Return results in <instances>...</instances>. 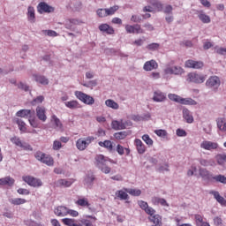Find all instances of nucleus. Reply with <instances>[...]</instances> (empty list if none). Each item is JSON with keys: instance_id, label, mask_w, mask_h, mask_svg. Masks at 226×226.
<instances>
[{"instance_id": "f257e3e1", "label": "nucleus", "mask_w": 226, "mask_h": 226, "mask_svg": "<svg viewBox=\"0 0 226 226\" xmlns=\"http://www.w3.org/2000/svg\"><path fill=\"white\" fill-rule=\"evenodd\" d=\"M94 165L95 167H98L101 171L103 172V174H110V172L112 171V169L110 167H109L107 165V163H113L116 164L117 163L116 161L109 158V157H105V155L103 154H97L94 157Z\"/></svg>"}, {"instance_id": "f03ea898", "label": "nucleus", "mask_w": 226, "mask_h": 226, "mask_svg": "<svg viewBox=\"0 0 226 226\" xmlns=\"http://www.w3.org/2000/svg\"><path fill=\"white\" fill-rule=\"evenodd\" d=\"M34 158L48 167H54V158L51 157L50 154H47L41 151H37L34 154Z\"/></svg>"}, {"instance_id": "7ed1b4c3", "label": "nucleus", "mask_w": 226, "mask_h": 226, "mask_svg": "<svg viewBox=\"0 0 226 226\" xmlns=\"http://www.w3.org/2000/svg\"><path fill=\"white\" fill-rule=\"evenodd\" d=\"M168 98L171 102H176V103H180L181 105H197V102L192 98H183L175 94H169Z\"/></svg>"}, {"instance_id": "20e7f679", "label": "nucleus", "mask_w": 226, "mask_h": 226, "mask_svg": "<svg viewBox=\"0 0 226 226\" xmlns=\"http://www.w3.org/2000/svg\"><path fill=\"white\" fill-rule=\"evenodd\" d=\"M206 79H207V75L197 72H190L187 74V80L193 84H204V82H206Z\"/></svg>"}, {"instance_id": "39448f33", "label": "nucleus", "mask_w": 226, "mask_h": 226, "mask_svg": "<svg viewBox=\"0 0 226 226\" xmlns=\"http://www.w3.org/2000/svg\"><path fill=\"white\" fill-rule=\"evenodd\" d=\"M94 140V136H88L85 139L80 138L76 141V147L79 149V151H86L89 144H91Z\"/></svg>"}, {"instance_id": "423d86ee", "label": "nucleus", "mask_w": 226, "mask_h": 226, "mask_svg": "<svg viewBox=\"0 0 226 226\" xmlns=\"http://www.w3.org/2000/svg\"><path fill=\"white\" fill-rule=\"evenodd\" d=\"M76 98L85 103L86 105H94V98H93L91 95H87V94H85L81 91H76L74 93Z\"/></svg>"}, {"instance_id": "0eeeda50", "label": "nucleus", "mask_w": 226, "mask_h": 226, "mask_svg": "<svg viewBox=\"0 0 226 226\" xmlns=\"http://www.w3.org/2000/svg\"><path fill=\"white\" fill-rule=\"evenodd\" d=\"M23 181L26 183L29 186H33L34 188H38L40 186H42L43 182H41V179L36 178L32 176H25L23 177Z\"/></svg>"}, {"instance_id": "6e6552de", "label": "nucleus", "mask_w": 226, "mask_h": 226, "mask_svg": "<svg viewBox=\"0 0 226 226\" xmlns=\"http://www.w3.org/2000/svg\"><path fill=\"white\" fill-rule=\"evenodd\" d=\"M11 142H12V144H15V146H17L18 147H21V149H24V151H33V147H31L29 143L22 142V140H20V138L17 136L11 138Z\"/></svg>"}, {"instance_id": "1a4fd4ad", "label": "nucleus", "mask_w": 226, "mask_h": 226, "mask_svg": "<svg viewBox=\"0 0 226 226\" xmlns=\"http://www.w3.org/2000/svg\"><path fill=\"white\" fill-rule=\"evenodd\" d=\"M166 75H183L185 73V69L179 65L168 66L164 70Z\"/></svg>"}, {"instance_id": "9d476101", "label": "nucleus", "mask_w": 226, "mask_h": 226, "mask_svg": "<svg viewBox=\"0 0 226 226\" xmlns=\"http://www.w3.org/2000/svg\"><path fill=\"white\" fill-rule=\"evenodd\" d=\"M185 68H192V70H202L204 68V62L189 59L185 63Z\"/></svg>"}, {"instance_id": "9b49d317", "label": "nucleus", "mask_w": 226, "mask_h": 226, "mask_svg": "<svg viewBox=\"0 0 226 226\" xmlns=\"http://www.w3.org/2000/svg\"><path fill=\"white\" fill-rule=\"evenodd\" d=\"M125 31L129 34H144V29L140 27V25H126L125 26Z\"/></svg>"}, {"instance_id": "f8f14e48", "label": "nucleus", "mask_w": 226, "mask_h": 226, "mask_svg": "<svg viewBox=\"0 0 226 226\" xmlns=\"http://www.w3.org/2000/svg\"><path fill=\"white\" fill-rule=\"evenodd\" d=\"M138 204H139V207L141 209H143V211H145V213H147V215H149V216H151V217L154 216L156 210H154L153 207H149L147 202H146L144 200H139V201H138Z\"/></svg>"}, {"instance_id": "ddd939ff", "label": "nucleus", "mask_w": 226, "mask_h": 226, "mask_svg": "<svg viewBox=\"0 0 226 226\" xmlns=\"http://www.w3.org/2000/svg\"><path fill=\"white\" fill-rule=\"evenodd\" d=\"M220 84L221 81L218 76H212L206 81L207 87H213L214 89H218Z\"/></svg>"}, {"instance_id": "4468645a", "label": "nucleus", "mask_w": 226, "mask_h": 226, "mask_svg": "<svg viewBox=\"0 0 226 226\" xmlns=\"http://www.w3.org/2000/svg\"><path fill=\"white\" fill-rule=\"evenodd\" d=\"M201 149H205V151H215V149H218V143L204 140L200 143Z\"/></svg>"}, {"instance_id": "2eb2a0df", "label": "nucleus", "mask_w": 226, "mask_h": 226, "mask_svg": "<svg viewBox=\"0 0 226 226\" xmlns=\"http://www.w3.org/2000/svg\"><path fill=\"white\" fill-rule=\"evenodd\" d=\"M37 11L39 13H52L54 12V7L45 2H41L37 6Z\"/></svg>"}, {"instance_id": "dca6fc26", "label": "nucleus", "mask_w": 226, "mask_h": 226, "mask_svg": "<svg viewBox=\"0 0 226 226\" xmlns=\"http://www.w3.org/2000/svg\"><path fill=\"white\" fill-rule=\"evenodd\" d=\"M50 123L55 130H57L58 132H63V122H61V119H59L57 116L52 115Z\"/></svg>"}, {"instance_id": "f3484780", "label": "nucleus", "mask_w": 226, "mask_h": 226, "mask_svg": "<svg viewBox=\"0 0 226 226\" xmlns=\"http://www.w3.org/2000/svg\"><path fill=\"white\" fill-rule=\"evenodd\" d=\"M199 174L200 177L204 179V181H213V174L207 169L206 168H200L199 169Z\"/></svg>"}, {"instance_id": "a211bd4d", "label": "nucleus", "mask_w": 226, "mask_h": 226, "mask_svg": "<svg viewBox=\"0 0 226 226\" xmlns=\"http://www.w3.org/2000/svg\"><path fill=\"white\" fill-rule=\"evenodd\" d=\"M47 109L43 106H38L36 108V116L40 121H42V123H45L47 121Z\"/></svg>"}, {"instance_id": "6ab92c4d", "label": "nucleus", "mask_w": 226, "mask_h": 226, "mask_svg": "<svg viewBox=\"0 0 226 226\" xmlns=\"http://www.w3.org/2000/svg\"><path fill=\"white\" fill-rule=\"evenodd\" d=\"M158 69V63L155 60L147 61L143 65L145 72H153V70Z\"/></svg>"}, {"instance_id": "aec40b11", "label": "nucleus", "mask_w": 226, "mask_h": 226, "mask_svg": "<svg viewBox=\"0 0 226 226\" xmlns=\"http://www.w3.org/2000/svg\"><path fill=\"white\" fill-rule=\"evenodd\" d=\"M79 24H82V21L77 19H66L64 22V27L65 29H73V26H79Z\"/></svg>"}, {"instance_id": "412c9836", "label": "nucleus", "mask_w": 226, "mask_h": 226, "mask_svg": "<svg viewBox=\"0 0 226 226\" xmlns=\"http://www.w3.org/2000/svg\"><path fill=\"white\" fill-rule=\"evenodd\" d=\"M126 126H128V124H126V122H124L123 120H114L111 123V127L113 128V130H124L126 129Z\"/></svg>"}, {"instance_id": "4be33fe9", "label": "nucleus", "mask_w": 226, "mask_h": 226, "mask_svg": "<svg viewBox=\"0 0 226 226\" xmlns=\"http://www.w3.org/2000/svg\"><path fill=\"white\" fill-rule=\"evenodd\" d=\"M75 204L80 207H87L88 209L91 207V203H89V200L86 197L79 198Z\"/></svg>"}, {"instance_id": "5701e85b", "label": "nucleus", "mask_w": 226, "mask_h": 226, "mask_svg": "<svg viewBox=\"0 0 226 226\" xmlns=\"http://www.w3.org/2000/svg\"><path fill=\"white\" fill-rule=\"evenodd\" d=\"M17 117H28L34 116V110L31 109H20L16 113Z\"/></svg>"}, {"instance_id": "b1692460", "label": "nucleus", "mask_w": 226, "mask_h": 226, "mask_svg": "<svg viewBox=\"0 0 226 226\" xmlns=\"http://www.w3.org/2000/svg\"><path fill=\"white\" fill-rule=\"evenodd\" d=\"M134 144L136 146V149H137L139 154H144V153H146V145H144L142 140L136 139L134 140Z\"/></svg>"}, {"instance_id": "393cba45", "label": "nucleus", "mask_w": 226, "mask_h": 226, "mask_svg": "<svg viewBox=\"0 0 226 226\" xmlns=\"http://www.w3.org/2000/svg\"><path fill=\"white\" fill-rule=\"evenodd\" d=\"M98 145L101 147H105L109 153H113L114 151V143L110 140H104V141H100Z\"/></svg>"}, {"instance_id": "a878e982", "label": "nucleus", "mask_w": 226, "mask_h": 226, "mask_svg": "<svg viewBox=\"0 0 226 226\" xmlns=\"http://www.w3.org/2000/svg\"><path fill=\"white\" fill-rule=\"evenodd\" d=\"M99 30L102 33H106V34H114V27L110 26L109 24H102L99 26Z\"/></svg>"}, {"instance_id": "bb28decb", "label": "nucleus", "mask_w": 226, "mask_h": 226, "mask_svg": "<svg viewBox=\"0 0 226 226\" xmlns=\"http://www.w3.org/2000/svg\"><path fill=\"white\" fill-rule=\"evenodd\" d=\"M16 124H18L19 130L21 132V133H31V131H27V125L22 119L17 118Z\"/></svg>"}, {"instance_id": "cd10ccee", "label": "nucleus", "mask_w": 226, "mask_h": 226, "mask_svg": "<svg viewBox=\"0 0 226 226\" xmlns=\"http://www.w3.org/2000/svg\"><path fill=\"white\" fill-rule=\"evenodd\" d=\"M54 213L56 216H66L68 215V207L59 206L55 208Z\"/></svg>"}, {"instance_id": "c85d7f7f", "label": "nucleus", "mask_w": 226, "mask_h": 226, "mask_svg": "<svg viewBox=\"0 0 226 226\" xmlns=\"http://www.w3.org/2000/svg\"><path fill=\"white\" fill-rule=\"evenodd\" d=\"M153 100L154 102H162L167 100V96H165V94H163V92L155 91L154 93Z\"/></svg>"}, {"instance_id": "c756f323", "label": "nucleus", "mask_w": 226, "mask_h": 226, "mask_svg": "<svg viewBox=\"0 0 226 226\" xmlns=\"http://www.w3.org/2000/svg\"><path fill=\"white\" fill-rule=\"evenodd\" d=\"M73 179H59L56 181V186L68 188L71 185H73Z\"/></svg>"}, {"instance_id": "7c9ffc66", "label": "nucleus", "mask_w": 226, "mask_h": 226, "mask_svg": "<svg viewBox=\"0 0 226 226\" xmlns=\"http://www.w3.org/2000/svg\"><path fill=\"white\" fill-rule=\"evenodd\" d=\"M27 19H28V21L31 22L32 24H34L36 22V16H35V13H34V7L28 6V8H27Z\"/></svg>"}, {"instance_id": "2f4dec72", "label": "nucleus", "mask_w": 226, "mask_h": 226, "mask_svg": "<svg viewBox=\"0 0 226 226\" xmlns=\"http://www.w3.org/2000/svg\"><path fill=\"white\" fill-rule=\"evenodd\" d=\"M210 195H214V199H215V200H217V202H219L221 206H226L225 198H223L222 196H220V192L216 191H211Z\"/></svg>"}, {"instance_id": "473e14b6", "label": "nucleus", "mask_w": 226, "mask_h": 226, "mask_svg": "<svg viewBox=\"0 0 226 226\" xmlns=\"http://www.w3.org/2000/svg\"><path fill=\"white\" fill-rule=\"evenodd\" d=\"M183 117L188 123L189 124H192L193 123V116L192 115V112L188 109H183Z\"/></svg>"}, {"instance_id": "72a5a7b5", "label": "nucleus", "mask_w": 226, "mask_h": 226, "mask_svg": "<svg viewBox=\"0 0 226 226\" xmlns=\"http://www.w3.org/2000/svg\"><path fill=\"white\" fill-rule=\"evenodd\" d=\"M217 128L220 132H226V118L225 117H218L216 119Z\"/></svg>"}, {"instance_id": "f704fd0d", "label": "nucleus", "mask_w": 226, "mask_h": 226, "mask_svg": "<svg viewBox=\"0 0 226 226\" xmlns=\"http://www.w3.org/2000/svg\"><path fill=\"white\" fill-rule=\"evenodd\" d=\"M85 185H88L89 186H93V183L96 181V177L93 173H87L85 177Z\"/></svg>"}, {"instance_id": "c9c22d12", "label": "nucleus", "mask_w": 226, "mask_h": 226, "mask_svg": "<svg viewBox=\"0 0 226 226\" xmlns=\"http://www.w3.org/2000/svg\"><path fill=\"white\" fill-rule=\"evenodd\" d=\"M35 82L41 84L42 86H49V79H46L45 76L41 75H34Z\"/></svg>"}, {"instance_id": "e433bc0d", "label": "nucleus", "mask_w": 226, "mask_h": 226, "mask_svg": "<svg viewBox=\"0 0 226 226\" xmlns=\"http://www.w3.org/2000/svg\"><path fill=\"white\" fill-rule=\"evenodd\" d=\"M15 180L10 177L0 178V185H2L13 186Z\"/></svg>"}, {"instance_id": "4c0bfd02", "label": "nucleus", "mask_w": 226, "mask_h": 226, "mask_svg": "<svg viewBox=\"0 0 226 226\" xmlns=\"http://www.w3.org/2000/svg\"><path fill=\"white\" fill-rule=\"evenodd\" d=\"M124 192L129 193V195H132V197H140L142 194V191L140 189H128V188H124Z\"/></svg>"}, {"instance_id": "58836bf2", "label": "nucleus", "mask_w": 226, "mask_h": 226, "mask_svg": "<svg viewBox=\"0 0 226 226\" xmlns=\"http://www.w3.org/2000/svg\"><path fill=\"white\" fill-rule=\"evenodd\" d=\"M105 105H106V107H109V109H113V110H117V109H119V104H117V102H116L112 99L106 100Z\"/></svg>"}, {"instance_id": "ea45409f", "label": "nucleus", "mask_w": 226, "mask_h": 226, "mask_svg": "<svg viewBox=\"0 0 226 226\" xmlns=\"http://www.w3.org/2000/svg\"><path fill=\"white\" fill-rule=\"evenodd\" d=\"M198 18L203 24H209L211 22V17L204 13L203 11H200L198 15Z\"/></svg>"}, {"instance_id": "a19ab883", "label": "nucleus", "mask_w": 226, "mask_h": 226, "mask_svg": "<svg viewBox=\"0 0 226 226\" xmlns=\"http://www.w3.org/2000/svg\"><path fill=\"white\" fill-rule=\"evenodd\" d=\"M116 197H117V199H120V200H128V199L130 198L128 196V193L124 190L117 191Z\"/></svg>"}, {"instance_id": "79ce46f5", "label": "nucleus", "mask_w": 226, "mask_h": 226, "mask_svg": "<svg viewBox=\"0 0 226 226\" xmlns=\"http://www.w3.org/2000/svg\"><path fill=\"white\" fill-rule=\"evenodd\" d=\"M64 104L67 109H80V103H79V102L77 101H69L66 102Z\"/></svg>"}, {"instance_id": "37998d69", "label": "nucleus", "mask_w": 226, "mask_h": 226, "mask_svg": "<svg viewBox=\"0 0 226 226\" xmlns=\"http://www.w3.org/2000/svg\"><path fill=\"white\" fill-rule=\"evenodd\" d=\"M150 4H152L154 10H156V11H162L163 10V4L157 0H150Z\"/></svg>"}, {"instance_id": "c03bdc74", "label": "nucleus", "mask_w": 226, "mask_h": 226, "mask_svg": "<svg viewBox=\"0 0 226 226\" xmlns=\"http://www.w3.org/2000/svg\"><path fill=\"white\" fill-rule=\"evenodd\" d=\"M10 202L13 206H20L22 204H26V202H27V200L26 199H22V198H15V199L10 200Z\"/></svg>"}, {"instance_id": "a18cd8bd", "label": "nucleus", "mask_w": 226, "mask_h": 226, "mask_svg": "<svg viewBox=\"0 0 226 226\" xmlns=\"http://www.w3.org/2000/svg\"><path fill=\"white\" fill-rule=\"evenodd\" d=\"M28 123L32 126V128H38V126H40V123L38 122V120H36L34 115L30 116V117L28 118Z\"/></svg>"}, {"instance_id": "49530a36", "label": "nucleus", "mask_w": 226, "mask_h": 226, "mask_svg": "<svg viewBox=\"0 0 226 226\" xmlns=\"http://www.w3.org/2000/svg\"><path fill=\"white\" fill-rule=\"evenodd\" d=\"M200 165H202V167H213V165H215V162L213 161V159H210V160L200 159Z\"/></svg>"}, {"instance_id": "de8ad7c7", "label": "nucleus", "mask_w": 226, "mask_h": 226, "mask_svg": "<svg viewBox=\"0 0 226 226\" xmlns=\"http://www.w3.org/2000/svg\"><path fill=\"white\" fill-rule=\"evenodd\" d=\"M213 181H215V183H222V185H226V177L223 175H216L213 177Z\"/></svg>"}, {"instance_id": "09e8293b", "label": "nucleus", "mask_w": 226, "mask_h": 226, "mask_svg": "<svg viewBox=\"0 0 226 226\" xmlns=\"http://www.w3.org/2000/svg\"><path fill=\"white\" fill-rule=\"evenodd\" d=\"M128 133H126V132H119L114 134V137L117 140H124V139H126Z\"/></svg>"}, {"instance_id": "8fccbe9b", "label": "nucleus", "mask_w": 226, "mask_h": 226, "mask_svg": "<svg viewBox=\"0 0 226 226\" xmlns=\"http://www.w3.org/2000/svg\"><path fill=\"white\" fill-rule=\"evenodd\" d=\"M154 204H161V206H167L169 207V203H167V200L165 199L155 197L153 199Z\"/></svg>"}, {"instance_id": "3c124183", "label": "nucleus", "mask_w": 226, "mask_h": 226, "mask_svg": "<svg viewBox=\"0 0 226 226\" xmlns=\"http://www.w3.org/2000/svg\"><path fill=\"white\" fill-rule=\"evenodd\" d=\"M142 140H144V142L147 144V146H153L154 144V141L153 139H151V137H149L148 134H145L142 136Z\"/></svg>"}, {"instance_id": "603ef678", "label": "nucleus", "mask_w": 226, "mask_h": 226, "mask_svg": "<svg viewBox=\"0 0 226 226\" xmlns=\"http://www.w3.org/2000/svg\"><path fill=\"white\" fill-rule=\"evenodd\" d=\"M45 97L43 95H39L33 99L32 105H39V103H43Z\"/></svg>"}, {"instance_id": "864d4df0", "label": "nucleus", "mask_w": 226, "mask_h": 226, "mask_svg": "<svg viewBox=\"0 0 226 226\" xmlns=\"http://www.w3.org/2000/svg\"><path fill=\"white\" fill-rule=\"evenodd\" d=\"M196 225L197 226H202V223H204V217L200 215H194Z\"/></svg>"}, {"instance_id": "5fc2aeb1", "label": "nucleus", "mask_w": 226, "mask_h": 226, "mask_svg": "<svg viewBox=\"0 0 226 226\" xmlns=\"http://www.w3.org/2000/svg\"><path fill=\"white\" fill-rule=\"evenodd\" d=\"M117 10H119V6H117V5H114L113 7H110L109 9H106L108 17L110 15H114V13H116L117 11Z\"/></svg>"}, {"instance_id": "6e6d98bb", "label": "nucleus", "mask_w": 226, "mask_h": 226, "mask_svg": "<svg viewBox=\"0 0 226 226\" xmlns=\"http://www.w3.org/2000/svg\"><path fill=\"white\" fill-rule=\"evenodd\" d=\"M217 163L222 165L223 162H226V154H221L216 155Z\"/></svg>"}, {"instance_id": "4d7b16f0", "label": "nucleus", "mask_w": 226, "mask_h": 226, "mask_svg": "<svg viewBox=\"0 0 226 226\" xmlns=\"http://www.w3.org/2000/svg\"><path fill=\"white\" fill-rule=\"evenodd\" d=\"M155 135H157V137H162V139H165V137H167V131L165 130H155L154 131Z\"/></svg>"}, {"instance_id": "13d9d810", "label": "nucleus", "mask_w": 226, "mask_h": 226, "mask_svg": "<svg viewBox=\"0 0 226 226\" xmlns=\"http://www.w3.org/2000/svg\"><path fill=\"white\" fill-rule=\"evenodd\" d=\"M147 49L148 50H158V49H160V44L156 43V42H153V43H150L147 46Z\"/></svg>"}, {"instance_id": "bf43d9fd", "label": "nucleus", "mask_w": 226, "mask_h": 226, "mask_svg": "<svg viewBox=\"0 0 226 226\" xmlns=\"http://www.w3.org/2000/svg\"><path fill=\"white\" fill-rule=\"evenodd\" d=\"M96 13L101 19H103V17H109L107 14V9H98Z\"/></svg>"}, {"instance_id": "052dcab7", "label": "nucleus", "mask_w": 226, "mask_h": 226, "mask_svg": "<svg viewBox=\"0 0 226 226\" xmlns=\"http://www.w3.org/2000/svg\"><path fill=\"white\" fill-rule=\"evenodd\" d=\"M62 222L64 225H67V226H73L75 223V220L70 219V218L62 219Z\"/></svg>"}, {"instance_id": "680f3d73", "label": "nucleus", "mask_w": 226, "mask_h": 226, "mask_svg": "<svg viewBox=\"0 0 226 226\" xmlns=\"http://www.w3.org/2000/svg\"><path fill=\"white\" fill-rule=\"evenodd\" d=\"M63 147V145L61 144V141L59 140H55L53 142V149L54 151H59Z\"/></svg>"}, {"instance_id": "e2e57ef3", "label": "nucleus", "mask_w": 226, "mask_h": 226, "mask_svg": "<svg viewBox=\"0 0 226 226\" xmlns=\"http://www.w3.org/2000/svg\"><path fill=\"white\" fill-rule=\"evenodd\" d=\"M214 224L215 226H222L223 225V219H222V217L220 216H216L214 218Z\"/></svg>"}, {"instance_id": "0e129e2a", "label": "nucleus", "mask_w": 226, "mask_h": 226, "mask_svg": "<svg viewBox=\"0 0 226 226\" xmlns=\"http://www.w3.org/2000/svg\"><path fill=\"white\" fill-rule=\"evenodd\" d=\"M215 50L216 54H221L222 56H226V48L215 47Z\"/></svg>"}, {"instance_id": "69168bd1", "label": "nucleus", "mask_w": 226, "mask_h": 226, "mask_svg": "<svg viewBox=\"0 0 226 226\" xmlns=\"http://www.w3.org/2000/svg\"><path fill=\"white\" fill-rule=\"evenodd\" d=\"M17 192L19 195H29L31 193L29 190L24 188H19Z\"/></svg>"}, {"instance_id": "338daca9", "label": "nucleus", "mask_w": 226, "mask_h": 226, "mask_svg": "<svg viewBox=\"0 0 226 226\" xmlns=\"http://www.w3.org/2000/svg\"><path fill=\"white\" fill-rule=\"evenodd\" d=\"M43 33L45 34H47L48 36H53V37L57 36V32L53 31V30H44Z\"/></svg>"}, {"instance_id": "774afa93", "label": "nucleus", "mask_w": 226, "mask_h": 226, "mask_svg": "<svg viewBox=\"0 0 226 226\" xmlns=\"http://www.w3.org/2000/svg\"><path fill=\"white\" fill-rule=\"evenodd\" d=\"M177 137H186L187 133H186V131H185L183 129H177Z\"/></svg>"}]
</instances>
